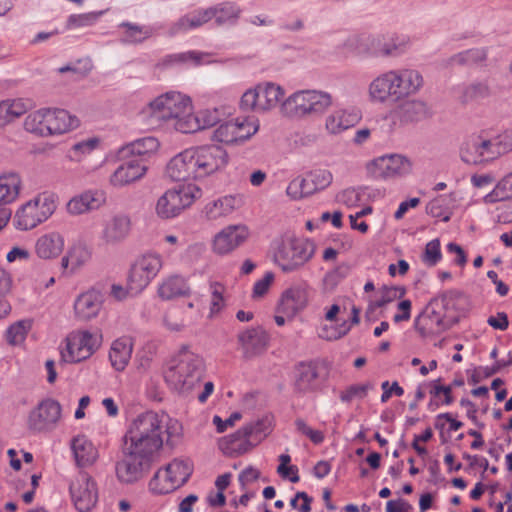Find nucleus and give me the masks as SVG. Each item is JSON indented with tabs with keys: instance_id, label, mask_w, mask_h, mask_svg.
Segmentation results:
<instances>
[{
	"instance_id": "41",
	"label": "nucleus",
	"mask_w": 512,
	"mask_h": 512,
	"mask_svg": "<svg viewBox=\"0 0 512 512\" xmlns=\"http://www.w3.org/2000/svg\"><path fill=\"white\" fill-rule=\"evenodd\" d=\"M318 373L315 367L308 364H301L297 368L295 378V389L300 393H308L317 389Z\"/></svg>"
},
{
	"instance_id": "1",
	"label": "nucleus",
	"mask_w": 512,
	"mask_h": 512,
	"mask_svg": "<svg viewBox=\"0 0 512 512\" xmlns=\"http://www.w3.org/2000/svg\"><path fill=\"white\" fill-rule=\"evenodd\" d=\"M183 438L182 424L166 413L145 411L133 417L123 436V448L129 453L153 460L163 445L178 446Z\"/></svg>"
},
{
	"instance_id": "47",
	"label": "nucleus",
	"mask_w": 512,
	"mask_h": 512,
	"mask_svg": "<svg viewBox=\"0 0 512 512\" xmlns=\"http://www.w3.org/2000/svg\"><path fill=\"white\" fill-rule=\"evenodd\" d=\"M487 58V51L485 48H471L468 50L461 51L452 55L448 60L449 66H464L472 65L485 61Z\"/></svg>"
},
{
	"instance_id": "12",
	"label": "nucleus",
	"mask_w": 512,
	"mask_h": 512,
	"mask_svg": "<svg viewBox=\"0 0 512 512\" xmlns=\"http://www.w3.org/2000/svg\"><path fill=\"white\" fill-rule=\"evenodd\" d=\"M79 125V119L64 109L41 108L34 112V134L39 136L61 135Z\"/></svg>"
},
{
	"instance_id": "22",
	"label": "nucleus",
	"mask_w": 512,
	"mask_h": 512,
	"mask_svg": "<svg viewBox=\"0 0 512 512\" xmlns=\"http://www.w3.org/2000/svg\"><path fill=\"white\" fill-rule=\"evenodd\" d=\"M147 166L141 159H130L121 163L109 176L108 182L114 188H123L141 180Z\"/></svg>"
},
{
	"instance_id": "3",
	"label": "nucleus",
	"mask_w": 512,
	"mask_h": 512,
	"mask_svg": "<svg viewBox=\"0 0 512 512\" xmlns=\"http://www.w3.org/2000/svg\"><path fill=\"white\" fill-rule=\"evenodd\" d=\"M424 86L421 72L414 68H398L381 72L367 86L372 104H396L420 92Z\"/></svg>"
},
{
	"instance_id": "26",
	"label": "nucleus",
	"mask_w": 512,
	"mask_h": 512,
	"mask_svg": "<svg viewBox=\"0 0 512 512\" xmlns=\"http://www.w3.org/2000/svg\"><path fill=\"white\" fill-rule=\"evenodd\" d=\"M220 120V114L217 109H202L196 114L192 111L185 118L178 121L176 131L181 133H194L216 125Z\"/></svg>"
},
{
	"instance_id": "38",
	"label": "nucleus",
	"mask_w": 512,
	"mask_h": 512,
	"mask_svg": "<svg viewBox=\"0 0 512 512\" xmlns=\"http://www.w3.org/2000/svg\"><path fill=\"white\" fill-rule=\"evenodd\" d=\"M377 37L376 57H396L402 54L409 44V40L405 36L392 35L389 37Z\"/></svg>"
},
{
	"instance_id": "5",
	"label": "nucleus",
	"mask_w": 512,
	"mask_h": 512,
	"mask_svg": "<svg viewBox=\"0 0 512 512\" xmlns=\"http://www.w3.org/2000/svg\"><path fill=\"white\" fill-rule=\"evenodd\" d=\"M315 251L312 241L294 236L276 239L270 247L273 262L285 273L301 269L314 257Z\"/></svg>"
},
{
	"instance_id": "52",
	"label": "nucleus",
	"mask_w": 512,
	"mask_h": 512,
	"mask_svg": "<svg viewBox=\"0 0 512 512\" xmlns=\"http://www.w3.org/2000/svg\"><path fill=\"white\" fill-rule=\"evenodd\" d=\"M405 294H406V289L403 286H391V287L385 286L381 289L380 298L374 302H370V304L368 306L367 313L373 312L377 308L384 307L385 305H387L391 302H394L397 300L400 301L402 298H404Z\"/></svg>"
},
{
	"instance_id": "10",
	"label": "nucleus",
	"mask_w": 512,
	"mask_h": 512,
	"mask_svg": "<svg viewBox=\"0 0 512 512\" xmlns=\"http://www.w3.org/2000/svg\"><path fill=\"white\" fill-rule=\"evenodd\" d=\"M192 109V100L189 96L178 91H169L151 100L144 111L150 117L159 120H173V127L176 129L178 121L185 118Z\"/></svg>"
},
{
	"instance_id": "51",
	"label": "nucleus",
	"mask_w": 512,
	"mask_h": 512,
	"mask_svg": "<svg viewBox=\"0 0 512 512\" xmlns=\"http://www.w3.org/2000/svg\"><path fill=\"white\" fill-rule=\"evenodd\" d=\"M245 429L255 446L260 443L272 430V417L265 415L256 421L246 424Z\"/></svg>"
},
{
	"instance_id": "23",
	"label": "nucleus",
	"mask_w": 512,
	"mask_h": 512,
	"mask_svg": "<svg viewBox=\"0 0 512 512\" xmlns=\"http://www.w3.org/2000/svg\"><path fill=\"white\" fill-rule=\"evenodd\" d=\"M245 203L243 194H227L208 202L203 209L205 217L210 221L226 218L239 210Z\"/></svg>"
},
{
	"instance_id": "37",
	"label": "nucleus",
	"mask_w": 512,
	"mask_h": 512,
	"mask_svg": "<svg viewBox=\"0 0 512 512\" xmlns=\"http://www.w3.org/2000/svg\"><path fill=\"white\" fill-rule=\"evenodd\" d=\"M133 351V341L129 337H120L113 341L109 359L117 371H123L128 365Z\"/></svg>"
},
{
	"instance_id": "39",
	"label": "nucleus",
	"mask_w": 512,
	"mask_h": 512,
	"mask_svg": "<svg viewBox=\"0 0 512 512\" xmlns=\"http://www.w3.org/2000/svg\"><path fill=\"white\" fill-rule=\"evenodd\" d=\"M378 37L376 36H352L345 42L347 50L359 57H376V45Z\"/></svg>"
},
{
	"instance_id": "18",
	"label": "nucleus",
	"mask_w": 512,
	"mask_h": 512,
	"mask_svg": "<svg viewBox=\"0 0 512 512\" xmlns=\"http://www.w3.org/2000/svg\"><path fill=\"white\" fill-rule=\"evenodd\" d=\"M249 236L250 230L246 225H227L213 236L211 249L216 255H229L242 246Z\"/></svg>"
},
{
	"instance_id": "24",
	"label": "nucleus",
	"mask_w": 512,
	"mask_h": 512,
	"mask_svg": "<svg viewBox=\"0 0 512 512\" xmlns=\"http://www.w3.org/2000/svg\"><path fill=\"white\" fill-rule=\"evenodd\" d=\"M103 306V295L95 289L87 290L78 295L74 301V316L79 321L96 318Z\"/></svg>"
},
{
	"instance_id": "6",
	"label": "nucleus",
	"mask_w": 512,
	"mask_h": 512,
	"mask_svg": "<svg viewBox=\"0 0 512 512\" xmlns=\"http://www.w3.org/2000/svg\"><path fill=\"white\" fill-rule=\"evenodd\" d=\"M202 194V188L194 182L173 186L156 199L154 213L160 220H174L192 207Z\"/></svg>"
},
{
	"instance_id": "28",
	"label": "nucleus",
	"mask_w": 512,
	"mask_h": 512,
	"mask_svg": "<svg viewBox=\"0 0 512 512\" xmlns=\"http://www.w3.org/2000/svg\"><path fill=\"white\" fill-rule=\"evenodd\" d=\"M238 342L246 357H254L267 349L269 335L260 327L249 328L238 334Z\"/></svg>"
},
{
	"instance_id": "49",
	"label": "nucleus",
	"mask_w": 512,
	"mask_h": 512,
	"mask_svg": "<svg viewBox=\"0 0 512 512\" xmlns=\"http://www.w3.org/2000/svg\"><path fill=\"white\" fill-rule=\"evenodd\" d=\"M213 11V18L217 25L233 24L240 16V8L230 2L220 3L216 6L210 7Z\"/></svg>"
},
{
	"instance_id": "56",
	"label": "nucleus",
	"mask_w": 512,
	"mask_h": 512,
	"mask_svg": "<svg viewBox=\"0 0 512 512\" xmlns=\"http://www.w3.org/2000/svg\"><path fill=\"white\" fill-rule=\"evenodd\" d=\"M120 27L124 29L122 41L124 43H140L152 35L149 27L123 22Z\"/></svg>"
},
{
	"instance_id": "34",
	"label": "nucleus",
	"mask_w": 512,
	"mask_h": 512,
	"mask_svg": "<svg viewBox=\"0 0 512 512\" xmlns=\"http://www.w3.org/2000/svg\"><path fill=\"white\" fill-rule=\"evenodd\" d=\"M58 201V195L51 190L42 191L34 197V226L47 221L54 214Z\"/></svg>"
},
{
	"instance_id": "9",
	"label": "nucleus",
	"mask_w": 512,
	"mask_h": 512,
	"mask_svg": "<svg viewBox=\"0 0 512 512\" xmlns=\"http://www.w3.org/2000/svg\"><path fill=\"white\" fill-rule=\"evenodd\" d=\"M285 94V89L275 82H259L243 93L239 107L245 112L269 113L278 106L282 109Z\"/></svg>"
},
{
	"instance_id": "32",
	"label": "nucleus",
	"mask_w": 512,
	"mask_h": 512,
	"mask_svg": "<svg viewBox=\"0 0 512 512\" xmlns=\"http://www.w3.org/2000/svg\"><path fill=\"white\" fill-rule=\"evenodd\" d=\"M255 446L245 427L243 426L235 433L220 439L219 447L228 456H238L247 453Z\"/></svg>"
},
{
	"instance_id": "21",
	"label": "nucleus",
	"mask_w": 512,
	"mask_h": 512,
	"mask_svg": "<svg viewBox=\"0 0 512 512\" xmlns=\"http://www.w3.org/2000/svg\"><path fill=\"white\" fill-rule=\"evenodd\" d=\"M107 202L106 194L101 190H86L73 196L65 205L70 216H80L91 211H97Z\"/></svg>"
},
{
	"instance_id": "45",
	"label": "nucleus",
	"mask_w": 512,
	"mask_h": 512,
	"mask_svg": "<svg viewBox=\"0 0 512 512\" xmlns=\"http://www.w3.org/2000/svg\"><path fill=\"white\" fill-rule=\"evenodd\" d=\"M213 61L210 55L199 51H186L166 56L163 59L164 65L187 64L191 63L195 66L209 64Z\"/></svg>"
},
{
	"instance_id": "64",
	"label": "nucleus",
	"mask_w": 512,
	"mask_h": 512,
	"mask_svg": "<svg viewBox=\"0 0 512 512\" xmlns=\"http://www.w3.org/2000/svg\"><path fill=\"white\" fill-rule=\"evenodd\" d=\"M441 256L440 242L433 239L426 244L422 260L425 264L434 266L440 261Z\"/></svg>"
},
{
	"instance_id": "4",
	"label": "nucleus",
	"mask_w": 512,
	"mask_h": 512,
	"mask_svg": "<svg viewBox=\"0 0 512 512\" xmlns=\"http://www.w3.org/2000/svg\"><path fill=\"white\" fill-rule=\"evenodd\" d=\"M204 374L205 364L202 357L188 347H183L169 362L165 380L172 390L188 396L200 386Z\"/></svg>"
},
{
	"instance_id": "36",
	"label": "nucleus",
	"mask_w": 512,
	"mask_h": 512,
	"mask_svg": "<svg viewBox=\"0 0 512 512\" xmlns=\"http://www.w3.org/2000/svg\"><path fill=\"white\" fill-rule=\"evenodd\" d=\"M71 450L76 464L86 467L94 464L98 458V450L84 435H78L71 441Z\"/></svg>"
},
{
	"instance_id": "13",
	"label": "nucleus",
	"mask_w": 512,
	"mask_h": 512,
	"mask_svg": "<svg viewBox=\"0 0 512 512\" xmlns=\"http://www.w3.org/2000/svg\"><path fill=\"white\" fill-rule=\"evenodd\" d=\"M191 473L192 465L188 460L174 459L156 472L149 488L156 494L170 493L186 483Z\"/></svg>"
},
{
	"instance_id": "42",
	"label": "nucleus",
	"mask_w": 512,
	"mask_h": 512,
	"mask_svg": "<svg viewBox=\"0 0 512 512\" xmlns=\"http://www.w3.org/2000/svg\"><path fill=\"white\" fill-rule=\"evenodd\" d=\"M29 108L24 99L5 100L0 102V127L25 114Z\"/></svg>"
},
{
	"instance_id": "61",
	"label": "nucleus",
	"mask_w": 512,
	"mask_h": 512,
	"mask_svg": "<svg viewBox=\"0 0 512 512\" xmlns=\"http://www.w3.org/2000/svg\"><path fill=\"white\" fill-rule=\"evenodd\" d=\"M279 461L280 464L277 468L278 474L283 478H289L292 483H297L300 480L298 468L295 465H289L291 457L288 454H281Z\"/></svg>"
},
{
	"instance_id": "59",
	"label": "nucleus",
	"mask_w": 512,
	"mask_h": 512,
	"mask_svg": "<svg viewBox=\"0 0 512 512\" xmlns=\"http://www.w3.org/2000/svg\"><path fill=\"white\" fill-rule=\"evenodd\" d=\"M287 196L294 201L301 200L312 195L306 178L297 177L293 179L286 188Z\"/></svg>"
},
{
	"instance_id": "33",
	"label": "nucleus",
	"mask_w": 512,
	"mask_h": 512,
	"mask_svg": "<svg viewBox=\"0 0 512 512\" xmlns=\"http://www.w3.org/2000/svg\"><path fill=\"white\" fill-rule=\"evenodd\" d=\"M90 248L82 243L73 244L61 259V267L65 273L74 274L84 267L91 259Z\"/></svg>"
},
{
	"instance_id": "53",
	"label": "nucleus",
	"mask_w": 512,
	"mask_h": 512,
	"mask_svg": "<svg viewBox=\"0 0 512 512\" xmlns=\"http://www.w3.org/2000/svg\"><path fill=\"white\" fill-rule=\"evenodd\" d=\"M236 127L237 143H242L255 135L260 127L259 120L254 117H242L234 119Z\"/></svg>"
},
{
	"instance_id": "35",
	"label": "nucleus",
	"mask_w": 512,
	"mask_h": 512,
	"mask_svg": "<svg viewBox=\"0 0 512 512\" xmlns=\"http://www.w3.org/2000/svg\"><path fill=\"white\" fill-rule=\"evenodd\" d=\"M395 115L403 123L417 122L428 115L425 102L418 99H405L396 103Z\"/></svg>"
},
{
	"instance_id": "31",
	"label": "nucleus",
	"mask_w": 512,
	"mask_h": 512,
	"mask_svg": "<svg viewBox=\"0 0 512 512\" xmlns=\"http://www.w3.org/2000/svg\"><path fill=\"white\" fill-rule=\"evenodd\" d=\"M64 237L55 231L41 235L34 244L37 256L44 260L55 259L63 252Z\"/></svg>"
},
{
	"instance_id": "43",
	"label": "nucleus",
	"mask_w": 512,
	"mask_h": 512,
	"mask_svg": "<svg viewBox=\"0 0 512 512\" xmlns=\"http://www.w3.org/2000/svg\"><path fill=\"white\" fill-rule=\"evenodd\" d=\"M159 146L160 143L157 138L148 136L129 143L122 151L125 155L144 157L157 152Z\"/></svg>"
},
{
	"instance_id": "58",
	"label": "nucleus",
	"mask_w": 512,
	"mask_h": 512,
	"mask_svg": "<svg viewBox=\"0 0 512 512\" xmlns=\"http://www.w3.org/2000/svg\"><path fill=\"white\" fill-rule=\"evenodd\" d=\"M441 302L447 312H463L466 309L467 298L459 291H448L441 296Z\"/></svg>"
},
{
	"instance_id": "17",
	"label": "nucleus",
	"mask_w": 512,
	"mask_h": 512,
	"mask_svg": "<svg viewBox=\"0 0 512 512\" xmlns=\"http://www.w3.org/2000/svg\"><path fill=\"white\" fill-rule=\"evenodd\" d=\"M310 296L311 287L307 282L291 285L282 292L277 304V313L285 315L288 320L294 319L308 307Z\"/></svg>"
},
{
	"instance_id": "25",
	"label": "nucleus",
	"mask_w": 512,
	"mask_h": 512,
	"mask_svg": "<svg viewBox=\"0 0 512 512\" xmlns=\"http://www.w3.org/2000/svg\"><path fill=\"white\" fill-rule=\"evenodd\" d=\"M361 120V115L354 109L337 108L326 115L324 129L329 135H340L354 127Z\"/></svg>"
},
{
	"instance_id": "60",
	"label": "nucleus",
	"mask_w": 512,
	"mask_h": 512,
	"mask_svg": "<svg viewBox=\"0 0 512 512\" xmlns=\"http://www.w3.org/2000/svg\"><path fill=\"white\" fill-rule=\"evenodd\" d=\"M213 139L225 144L237 143L234 120L220 124L213 132Z\"/></svg>"
},
{
	"instance_id": "63",
	"label": "nucleus",
	"mask_w": 512,
	"mask_h": 512,
	"mask_svg": "<svg viewBox=\"0 0 512 512\" xmlns=\"http://www.w3.org/2000/svg\"><path fill=\"white\" fill-rule=\"evenodd\" d=\"M14 224L19 230H29L32 228V206L30 201L16 212Z\"/></svg>"
},
{
	"instance_id": "16",
	"label": "nucleus",
	"mask_w": 512,
	"mask_h": 512,
	"mask_svg": "<svg viewBox=\"0 0 512 512\" xmlns=\"http://www.w3.org/2000/svg\"><path fill=\"white\" fill-rule=\"evenodd\" d=\"M132 219L125 212L112 213L103 220L99 232V240L108 247L124 243L132 232Z\"/></svg>"
},
{
	"instance_id": "15",
	"label": "nucleus",
	"mask_w": 512,
	"mask_h": 512,
	"mask_svg": "<svg viewBox=\"0 0 512 512\" xmlns=\"http://www.w3.org/2000/svg\"><path fill=\"white\" fill-rule=\"evenodd\" d=\"M365 168L375 179L392 180L410 174L412 162L402 154H386L368 161Z\"/></svg>"
},
{
	"instance_id": "55",
	"label": "nucleus",
	"mask_w": 512,
	"mask_h": 512,
	"mask_svg": "<svg viewBox=\"0 0 512 512\" xmlns=\"http://www.w3.org/2000/svg\"><path fill=\"white\" fill-rule=\"evenodd\" d=\"M104 11H93L81 14H71L66 21V28L68 30H76L94 26Z\"/></svg>"
},
{
	"instance_id": "44",
	"label": "nucleus",
	"mask_w": 512,
	"mask_h": 512,
	"mask_svg": "<svg viewBox=\"0 0 512 512\" xmlns=\"http://www.w3.org/2000/svg\"><path fill=\"white\" fill-rule=\"evenodd\" d=\"M226 287L218 281L209 282V313L208 318L213 319L226 307Z\"/></svg>"
},
{
	"instance_id": "20",
	"label": "nucleus",
	"mask_w": 512,
	"mask_h": 512,
	"mask_svg": "<svg viewBox=\"0 0 512 512\" xmlns=\"http://www.w3.org/2000/svg\"><path fill=\"white\" fill-rule=\"evenodd\" d=\"M123 458L116 464L117 478L123 483H133L143 476L149 468L152 460L129 453V450L122 447Z\"/></svg>"
},
{
	"instance_id": "27",
	"label": "nucleus",
	"mask_w": 512,
	"mask_h": 512,
	"mask_svg": "<svg viewBox=\"0 0 512 512\" xmlns=\"http://www.w3.org/2000/svg\"><path fill=\"white\" fill-rule=\"evenodd\" d=\"M61 419V405L54 399H45L34 412V430L50 431Z\"/></svg>"
},
{
	"instance_id": "2",
	"label": "nucleus",
	"mask_w": 512,
	"mask_h": 512,
	"mask_svg": "<svg viewBox=\"0 0 512 512\" xmlns=\"http://www.w3.org/2000/svg\"><path fill=\"white\" fill-rule=\"evenodd\" d=\"M228 162L227 151L218 145L192 146L169 160L165 174L174 182L197 180L223 171Z\"/></svg>"
},
{
	"instance_id": "19",
	"label": "nucleus",
	"mask_w": 512,
	"mask_h": 512,
	"mask_svg": "<svg viewBox=\"0 0 512 512\" xmlns=\"http://www.w3.org/2000/svg\"><path fill=\"white\" fill-rule=\"evenodd\" d=\"M70 495L79 512H88L98 499L97 484L86 472H80L70 483Z\"/></svg>"
},
{
	"instance_id": "40",
	"label": "nucleus",
	"mask_w": 512,
	"mask_h": 512,
	"mask_svg": "<svg viewBox=\"0 0 512 512\" xmlns=\"http://www.w3.org/2000/svg\"><path fill=\"white\" fill-rule=\"evenodd\" d=\"M491 87L488 80H475L462 87L460 101L462 103H471L490 97Z\"/></svg>"
},
{
	"instance_id": "7",
	"label": "nucleus",
	"mask_w": 512,
	"mask_h": 512,
	"mask_svg": "<svg viewBox=\"0 0 512 512\" xmlns=\"http://www.w3.org/2000/svg\"><path fill=\"white\" fill-rule=\"evenodd\" d=\"M512 150V132H505L493 138L482 135L470 137L462 145L461 159L471 165L489 163Z\"/></svg>"
},
{
	"instance_id": "14",
	"label": "nucleus",
	"mask_w": 512,
	"mask_h": 512,
	"mask_svg": "<svg viewBox=\"0 0 512 512\" xmlns=\"http://www.w3.org/2000/svg\"><path fill=\"white\" fill-rule=\"evenodd\" d=\"M163 267V259L157 253H145L138 256L131 265L128 285L132 294L142 292L158 275Z\"/></svg>"
},
{
	"instance_id": "8",
	"label": "nucleus",
	"mask_w": 512,
	"mask_h": 512,
	"mask_svg": "<svg viewBox=\"0 0 512 512\" xmlns=\"http://www.w3.org/2000/svg\"><path fill=\"white\" fill-rule=\"evenodd\" d=\"M333 104L334 96L326 90H298L283 101L282 112L297 117L320 116Z\"/></svg>"
},
{
	"instance_id": "46",
	"label": "nucleus",
	"mask_w": 512,
	"mask_h": 512,
	"mask_svg": "<svg viewBox=\"0 0 512 512\" xmlns=\"http://www.w3.org/2000/svg\"><path fill=\"white\" fill-rule=\"evenodd\" d=\"M20 185L21 180L15 173L0 176V206L16 199Z\"/></svg>"
},
{
	"instance_id": "30",
	"label": "nucleus",
	"mask_w": 512,
	"mask_h": 512,
	"mask_svg": "<svg viewBox=\"0 0 512 512\" xmlns=\"http://www.w3.org/2000/svg\"><path fill=\"white\" fill-rule=\"evenodd\" d=\"M213 19V11L209 8L193 10L173 23L169 28V35L185 33L197 29Z\"/></svg>"
},
{
	"instance_id": "29",
	"label": "nucleus",
	"mask_w": 512,
	"mask_h": 512,
	"mask_svg": "<svg viewBox=\"0 0 512 512\" xmlns=\"http://www.w3.org/2000/svg\"><path fill=\"white\" fill-rule=\"evenodd\" d=\"M190 293L191 289L187 279L178 274H172L162 278L157 287V294L162 300L187 297Z\"/></svg>"
},
{
	"instance_id": "48",
	"label": "nucleus",
	"mask_w": 512,
	"mask_h": 512,
	"mask_svg": "<svg viewBox=\"0 0 512 512\" xmlns=\"http://www.w3.org/2000/svg\"><path fill=\"white\" fill-rule=\"evenodd\" d=\"M509 199H512V172L502 177L494 189L483 198V201L486 204H493Z\"/></svg>"
},
{
	"instance_id": "57",
	"label": "nucleus",
	"mask_w": 512,
	"mask_h": 512,
	"mask_svg": "<svg viewBox=\"0 0 512 512\" xmlns=\"http://www.w3.org/2000/svg\"><path fill=\"white\" fill-rule=\"evenodd\" d=\"M311 193L327 188L333 181V175L329 170L317 169L310 172L306 177Z\"/></svg>"
},
{
	"instance_id": "54",
	"label": "nucleus",
	"mask_w": 512,
	"mask_h": 512,
	"mask_svg": "<svg viewBox=\"0 0 512 512\" xmlns=\"http://www.w3.org/2000/svg\"><path fill=\"white\" fill-rule=\"evenodd\" d=\"M99 142L96 137L79 141L70 148L67 157L73 162H81L99 146Z\"/></svg>"
},
{
	"instance_id": "11",
	"label": "nucleus",
	"mask_w": 512,
	"mask_h": 512,
	"mask_svg": "<svg viewBox=\"0 0 512 512\" xmlns=\"http://www.w3.org/2000/svg\"><path fill=\"white\" fill-rule=\"evenodd\" d=\"M102 334L99 331L79 329L70 332L60 348L61 359L67 363H77L90 358L101 346Z\"/></svg>"
},
{
	"instance_id": "50",
	"label": "nucleus",
	"mask_w": 512,
	"mask_h": 512,
	"mask_svg": "<svg viewBox=\"0 0 512 512\" xmlns=\"http://www.w3.org/2000/svg\"><path fill=\"white\" fill-rule=\"evenodd\" d=\"M32 329V321L20 320L11 324L5 332V340L11 346H21L30 330Z\"/></svg>"
},
{
	"instance_id": "62",
	"label": "nucleus",
	"mask_w": 512,
	"mask_h": 512,
	"mask_svg": "<svg viewBox=\"0 0 512 512\" xmlns=\"http://www.w3.org/2000/svg\"><path fill=\"white\" fill-rule=\"evenodd\" d=\"M370 389L371 385L369 383L351 385L340 393V400L349 403L356 398L363 399Z\"/></svg>"
}]
</instances>
